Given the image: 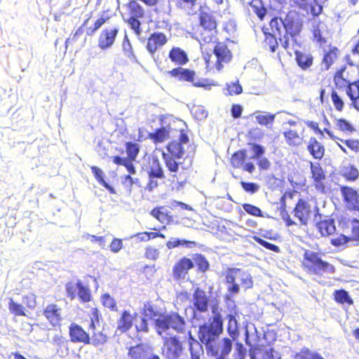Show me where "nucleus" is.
Instances as JSON below:
<instances>
[{
  "label": "nucleus",
  "instance_id": "nucleus-12",
  "mask_svg": "<svg viewBox=\"0 0 359 359\" xmlns=\"http://www.w3.org/2000/svg\"><path fill=\"white\" fill-rule=\"evenodd\" d=\"M88 317L90 318L88 328L93 331L92 337L90 336V344L95 347L103 346L108 339L107 334L102 331L95 332L96 326L99 325L101 318L99 309L97 307L92 308Z\"/></svg>",
  "mask_w": 359,
  "mask_h": 359
},
{
  "label": "nucleus",
  "instance_id": "nucleus-16",
  "mask_svg": "<svg viewBox=\"0 0 359 359\" xmlns=\"http://www.w3.org/2000/svg\"><path fill=\"white\" fill-rule=\"evenodd\" d=\"M213 53L217 57L215 67L218 72H220L224 68V64L230 62L233 57V55L227 45L222 41L215 43Z\"/></svg>",
  "mask_w": 359,
  "mask_h": 359
},
{
  "label": "nucleus",
  "instance_id": "nucleus-36",
  "mask_svg": "<svg viewBox=\"0 0 359 359\" xmlns=\"http://www.w3.org/2000/svg\"><path fill=\"white\" fill-rule=\"evenodd\" d=\"M217 29H215V32H213L209 29L202 27L198 36V40L201 43L203 44L215 43L217 42Z\"/></svg>",
  "mask_w": 359,
  "mask_h": 359
},
{
  "label": "nucleus",
  "instance_id": "nucleus-44",
  "mask_svg": "<svg viewBox=\"0 0 359 359\" xmlns=\"http://www.w3.org/2000/svg\"><path fill=\"white\" fill-rule=\"evenodd\" d=\"M148 175L150 179L153 178H159L163 179L165 177L163 169L161 166V164L158 159L154 158L153 160V163L150 166V168L148 171Z\"/></svg>",
  "mask_w": 359,
  "mask_h": 359
},
{
  "label": "nucleus",
  "instance_id": "nucleus-2",
  "mask_svg": "<svg viewBox=\"0 0 359 359\" xmlns=\"http://www.w3.org/2000/svg\"><path fill=\"white\" fill-rule=\"evenodd\" d=\"M189 141L187 133L181 130L179 139L169 142L165 146V151L162 153V158L169 172L172 183L184 184L188 180L189 166H184L182 162L177 161L185 154L184 144Z\"/></svg>",
  "mask_w": 359,
  "mask_h": 359
},
{
  "label": "nucleus",
  "instance_id": "nucleus-56",
  "mask_svg": "<svg viewBox=\"0 0 359 359\" xmlns=\"http://www.w3.org/2000/svg\"><path fill=\"white\" fill-rule=\"evenodd\" d=\"M342 176L346 181L353 182L358 178L359 172L356 168L353 165H350L344 170Z\"/></svg>",
  "mask_w": 359,
  "mask_h": 359
},
{
  "label": "nucleus",
  "instance_id": "nucleus-10",
  "mask_svg": "<svg viewBox=\"0 0 359 359\" xmlns=\"http://www.w3.org/2000/svg\"><path fill=\"white\" fill-rule=\"evenodd\" d=\"M65 292L67 297L70 300H74L77 297L81 304L88 303L93 299L90 288L89 286L85 285L80 280L76 283L67 282L65 284Z\"/></svg>",
  "mask_w": 359,
  "mask_h": 359
},
{
  "label": "nucleus",
  "instance_id": "nucleus-22",
  "mask_svg": "<svg viewBox=\"0 0 359 359\" xmlns=\"http://www.w3.org/2000/svg\"><path fill=\"white\" fill-rule=\"evenodd\" d=\"M137 316L135 312L131 313L129 310H123L117 320L116 332L121 334L129 331Z\"/></svg>",
  "mask_w": 359,
  "mask_h": 359
},
{
  "label": "nucleus",
  "instance_id": "nucleus-32",
  "mask_svg": "<svg viewBox=\"0 0 359 359\" xmlns=\"http://www.w3.org/2000/svg\"><path fill=\"white\" fill-rule=\"evenodd\" d=\"M316 226L320 235L324 237L334 234L336 231L334 221L331 218L320 220Z\"/></svg>",
  "mask_w": 359,
  "mask_h": 359
},
{
  "label": "nucleus",
  "instance_id": "nucleus-63",
  "mask_svg": "<svg viewBox=\"0 0 359 359\" xmlns=\"http://www.w3.org/2000/svg\"><path fill=\"white\" fill-rule=\"evenodd\" d=\"M191 111L194 117L197 120H203L208 116L207 111L200 105H194Z\"/></svg>",
  "mask_w": 359,
  "mask_h": 359
},
{
  "label": "nucleus",
  "instance_id": "nucleus-26",
  "mask_svg": "<svg viewBox=\"0 0 359 359\" xmlns=\"http://www.w3.org/2000/svg\"><path fill=\"white\" fill-rule=\"evenodd\" d=\"M199 22L202 27L209 29L213 32H215V29H217V23L210 8L206 5L199 8Z\"/></svg>",
  "mask_w": 359,
  "mask_h": 359
},
{
  "label": "nucleus",
  "instance_id": "nucleus-4",
  "mask_svg": "<svg viewBox=\"0 0 359 359\" xmlns=\"http://www.w3.org/2000/svg\"><path fill=\"white\" fill-rule=\"evenodd\" d=\"M284 27L285 34L294 38L298 36L302 30L303 22L295 11H289L284 20L276 17L271 20L269 26L273 32L281 36V26Z\"/></svg>",
  "mask_w": 359,
  "mask_h": 359
},
{
  "label": "nucleus",
  "instance_id": "nucleus-5",
  "mask_svg": "<svg viewBox=\"0 0 359 359\" xmlns=\"http://www.w3.org/2000/svg\"><path fill=\"white\" fill-rule=\"evenodd\" d=\"M237 278L240 279L241 287L244 290L253 287V278L248 271L238 268H228L224 273V280L228 285L227 292L231 297L235 296L240 292V286L236 282Z\"/></svg>",
  "mask_w": 359,
  "mask_h": 359
},
{
  "label": "nucleus",
  "instance_id": "nucleus-21",
  "mask_svg": "<svg viewBox=\"0 0 359 359\" xmlns=\"http://www.w3.org/2000/svg\"><path fill=\"white\" fill-rule=\"evenodd\" d=\"M192 302L195 311L205 313L208 311L210 297L206 294L205 290L196 287L193 293Z\"/></svg>",
  "mask_w": 359,
  "mask_h": 359
},
{
  "label": "nucleus",
  "instance_id": "nucleus-39",
  "mask_svg": "<svg viewBox=\"0 0 359 359\" xmlns=\"http://www.w3.org/2000/svg\"><path fill=\"white\" fill-rule=\"evenodd\" d=\"M91 171L100 184L104 187L105 189L108 190V191L111 194H116V191L111 185H109L104 179V172L103 171L97 166H91Z\"/></svg>",
  "mask_w": 359,
  "mask_h": 359
},
{
  "label": "nucleus",
  "instance_id": "nucleus-33",
  "mask_svg": "<svg viewBox=\"0 0 359 359\" xmlns=\"http://www.w3.org/2000/svg\"><path fill=\"white\" fill-rule=\"evenodd\" d=\"M170 130L166 127L156 128L153 133L148 134V137L155 144L164 142L170 138Z\"/></svg>",
  "mask_w": 359,
  "mask_h": 359
},
{
  "label": "nucleus",
  "instance_id": "nucleus-9",
  "mask_svg": "<svg viewBox=\"0 0 359 359\" xmlns=\"http://www.w3.org/2000/svg\"><path fill=\"white\" fill-rule=\"evenodd\" d=\"M125 8L128 11L129 15L128 19L126 21L134 33L137 36H140L142 33L141 22L139 19L145 16L144 8L139 4L137 0H129L126 4Z\"/></svg>",
  "mask_w": 359,
  "mask_h": 359
},
{
  "label": "nucleus",
  "instance_id": "nucleus-13",
  "mask_svg": "<svg viewBox=\"0 0 359 359\" xmlns=\"http://www.w3.org/2000/svg\"><path fill=\"white\" fill-rule=\"evenodd\" d=\"M316 210L318 211V208L316 206L312 208L309 200L299 198L293 208L292 213L301 224L307 225L309 220Z\"/></svg>",
  "mask_w": 359,
  "mask_h": 359
},
{
  "label": "nucleus",
  "instance_id": "nucleus-11",
  "mask_svg": "<svg viewBox=\"0 0 359 359\" xmlns=\"http://www.w3.org/2000/svg\"><path fill=\"white\" fill-rule=\"evenodd\" d=\"M126 158H121L116 156L112 158L113 163L117 165L124 166L130 174H135L136 169L133 164V161L137 158L140 153V145L133 142H127L125 144Z\"/></svg>",
  "mask_w": 359,
  "mask_h": 359
},
{
  "label": "nucleus",
  "instance_id": "nucleus-34",
  "mask_svg": "<svg viewBox=\"0 0 359 359\" xmlns=\"http://www.w3.org/2000/svg\"><path fill=\"white\" fill-rule=\"evenodd\" d=\"M327 32V26L322 22H318L313 29V36L314 40L320 45H325L327 43L326 34Z\"/></svg>",
  "mask_w": 359,
  "mask_h": 359
},
{
  "label": "nucleus",
  "instance_id": "nucleus-47",
  "mask_svg": "<svg viewBox=\"0 0 359 359\" xmlns=\"http://www.w3.org/2000/svg\"><path fill=\"white\" fill-rule=\"evenodd\" d=\"M193 262L194 265L196 264L198 269V271L200 272L205 273L206 272L209 268L210 264L205 257L200 253H196L193 255Z\"/></svg>",
  "mask_w": 359,
  "mask_h": 359
},
{
  "label": "nucleus",
  "instance_id": "nucleus-49",
  "mask_svg": "<svg viewBox=\"0 0 359 359\" xmlns=\"http://www.w3.org/2000/svg\"><path fill=\"white\" fill-rule=\"evenodd\" d=\"M250 6L252 11L255 13L259 20H262L266 13V9L265 8L262 0H251L250 2Z\"/></svg>",
  "mask_w": 359,
  "mask_h": 359
},
{
  "label": "nucleus",
  "instance_id": "nucleus-59",
  "mask_svg": "<svg viewBox=\"0 0 359 359\" xmlns=\"http://www.w3.org/2000/svg\"><path fill=\"white\" fill-rule=\"evenodd\" d=\"M226 90L228 95H238L242 93L243 88L238 81L226 84Z\"/></svg>",
  "mask_w": 359,
  "mask_h": 359
},
{
  "label": "nucleus",
  "instance_id": "nucleus-46",
  "mask_svg": "<svg viewBox=\"0 0 359 359\" xmlns=\"http://www.w3.org/2000/svg\"><path fill=\"white\" fill-rule=\"evenodd\" d=\"M8 309L11 314L14 316H27V311L25 307L10 298L8 301Z\"/></svg>",
  "mask_w": 359,
  "mask_h": 359
},
{
  "label": "nucleus",
  "instance_id": "nucleus-51",
  "mask_svg": "<svg viewBox=\"0 0 359 359\" xmlns=\"http://www.w3.org/2000/svg\"><path fill=\"white\" fill-rule=\"evenodd\" d=\"M305 123L307 127L313 130L316 134L323 136V133H325L327 135H329V137L331 139H336V137L334 135L333 132L329 128H325L323 130H320L318 122L313 121H307L305 122Z\"/></svg>",
  "mask_w": 359,
  "mask_h": 359
},
{
  "label": "nucleus",
  "instance_id": "nucleus-27",
  "mask_svg": "<svg viewBox=\"0 0 359 359\" xmlns=\"http://www.w3.org/2000/svg\"><path fill=\"white\" fill-rule=\"evenodd\" d=\"M149 214L161 224H170L174 222L173 215L164 205L154 208Z\"/></svg>",
  "mask_w": 359,
  "mask_h": 359
},
{
  "label": "nucleus",
  "instance_id": "nucleus-25",
  "mask_svg": "<svg viewBox=\"0 0 359 359\" xmlns=\"http://www.w3.org/2000/svg\"><path fill=\"white\" fill-rule=\"evenodd\" d=\"M110 17L108 15H102L98 18L94 22L92 27H87L86 30L84 29V27L86 26L90 18H87L83 21L82 25L76 30L74 38L81 35L84 32L88 36H93L95 33L105 23L109 20Z\"/></svg>",
  "mask_w": 359,
  "mask_h": 359
},
{
  "label": "nucleus",
  "instance_id": "nucleus-43",
  "mask_svg": "<svg viewBox=\"0 0 359 359\" xmlns=\"http://www.w3.org/2000/svg\"><path fill=\"white\" fill-rule=\"evenodd\" d=\"M165 245L169 250L176 248L180 245L191 248L195 247L196 245V243L193 241L171 238L166 242Z\"/></svg>",
  "mask_w": 359,
  "mask_h": 359
},
{
  "label": "nucleus",
  "instance_id": "nucleus-40",
  "mask_svg": "<svg viewBox=\"0 0 359 359\" xmlns=\"http://www.w3.org/2000/svg\"><path fill=\"white\" fill-rule=\"evenodd\" d=\"M154 230L156 231H143L137 233L135 235V237L139 242H148L151 239H155L157 238H165V234L161 233L157 229L154 228Z\"/></svg>",
  "mask_w": 359,
  "mask_h": 359
},
{
  "label": "nucleus",
  "instance_id": "nucleus-58",
  "mask_svg": "<svg viewBox=\"0 0 359 359\" xmlns=\"http://www.w3.org/2000/svg\"><path fill=\"white\" fill-rule=\"evenodd\" d=\"M257 122L262 126H268L272 124L275 119L274 114H270L268 113L259 114L256 116Z\"/></svg>",
  "mask_w": 359,
  "mask_h": 359
},
{
  "label": "nucleus",
  "instance_id": "nucleus-14",
  "mask_svg": "<svg viewBox=\"0 0 359 359\" xmlns=\"http://www.w3.org/2000/svg\"><path fill=\"white\" fill-rule=\"evenodd\" d=\"M168 74L178 81L191 83L195 87H205L207 86L202 81H194L196 72L193 69L177 67L169 71Z\"/></svg>",
  "mask_w": 359,
  "mask_h": 359
},
{
  "label": "nucleus",
  "instance_id": "nucleus-19",
  "mask_svg": "<svg viewBox=\"0 0 359 359\" xmlns=\"http://www.w3.org/2000/svg\"><path fill=\"white\" fill-rule=\"evenodd\" d=\"M69 335L70 341L73 343L90 344V334L80 325L72 323L69 326Z\"/></svg>",
  "mask_w": 359,
  "mask_h": 359
},
{
  "label": "nucleus",
  "instance_id": "nucleus-38",
  "mask_svg": "<svg viewBox=\"0 0 359 359\" xmlns=\"http://www.w3.org/2000/svg\"><path fill=\"white\" fill-rule=\"evenodd\" d=\"M228 320V324L226 330L228 334L232 339L237 340L239 337V330L238 327V321L236 318L235 315L229 314L226 316Z\"/></svg>",
  "mask_w": 359,
  "mask_h": 359
},
{
  "label": "nucleus",
  "instance_id": "nucleus-55",
  "mask_svg": "<svg viewBox=\"0 0 359 359\" xmlns=\"http://www.w3.org/2000/svg\"><path fill=\"white\" fill-rule=\"evenodd\" d=\"M145 350L142 344H137L129 348L128 355L131 359H143Z\"/></svg>",
  "mask_w": 359,
  "mask_h": 359
},
{
  "label": "nucleus",
  "instance_id": "nucleus-8",
  "mask_svg": "<svg viewBox=\"0 0 359 359\" xmlns=\"http://www.w3.org/2000/svg\"><path fill=\"white\" fill-rule=\"evenodd\" d=\"M163 342L162 347V355L166 359H179L184 351V343L186 337L179 335L168 334L165 337L162 335Z\"/></svg>",
  "mask_w": 359,
  "mask_h": 359
},
{
  "label": "nucleus",
  "instance_id": "nucleus-53",
  "mask_svg": "<svg viewBox=\"0 0 359 359\" xmlns=\"http://www.w3.org/2000/svg\"><path fill=\"white\" fill-rule=\"evenodd\" d=\"M331 101L334 109L337 111H343L344 108V102L342 97L337 93L336 89H332L330 93Z\"/></svg>",
  "mask_w": 359,
  "mask_h": 359
},
{
  "label": "nucleus",
  "instance_id": "nucleus-37",
  "mask_svg": "<svg viewBox=\"0 0 359 359\" xmlns=\"http://www.w3.org/2000/svg\"><path fill=\"white\" fill-rule=\"evenodd\" d=\"M339 50L335 47H330L323 56L322 64L325 66V69L328 70L330 67L335 62L339 55Z\"/></svg>",
  "mask_w": 359,
  "mask_h": 359
},
{
  "label": "nucleus",
  "instance_id": "nucleus-64",
  "mask_svg": "<svg viewBox=\"0 0 359 359\" xmlns=\"http://www.w3.org/2000/svg\"><path fill=\"white\" fill-rule=\"evenodd\" d=\"M352 227L351 241H356L359 244V219L354 218L351 220Z\"/></svg>",
  "mask_w": 359,
  "mask_h": 359
},
{
  "label": "nucleus",
  "instance_id": "nucleus-17",
  "mask_svg": "<svg viewBox=\"0 0 359 359\" xmlns=\"http://www.w3.org/2000/svg\"><path fill=\"white\" fill-rule=\"evenodd\" d=\"M62 308L56 304H49L42 313L53 327H60L62 320Z\"/></svg>",
  "mask_w": 359,
  "mask_h": 359
},
{
  "label": "nucleus",
  "instance_id": "nucleus-60",
  "mask_svg": "<svg viewBox=\"0 0 359 359\" xmlns=\"http://www.w3.org/2000/svg\"><path fill=\"white\" fill-rule=\"evenodd\" d=\"M142 313L150 318H154L156 316L158 317L159 316L158 311L156 310L154 306L151 302H147L144 304Z\"/></svg>",
  "mask_w": 359,
  "mask_h": 359
},
{
  "label": "nucleus",
  "instance_id": "nucleus-6",
  "mask_svg": "<svg viewBox=\"0 0 359 359\" xmlns=\"http://www.w3.org/2000/svg\"><path fill=\"white\" fill-rule=\"evenodd\" d=\"M185 325V320L177 312H171L168 314L161 313L154 320L156 331L160 336L167 333L169 329H172L177 333H182L184 331Z\"/></svg>",
  "mask_w": 359,
  "mask_h": 359
},
{
  "label": "nucleus",
  "instance_id": "nucleus-29",
  "mask_svg": "<svg viewBox=\"0 0 359 359\" xmlns=\"http://www.w3.org/2000/svg\"><path fill=\"white\" fill-rule=\"evenodd\" d=\"M251 149L253 151L252 158L258 159L257 165L260 170H268L270 168L271 163L266 157H262L264 152V148L258 144L250 143Z\"/></svg>",
  "mask_w": 359,
  "mask_h": 359
},
{
  "label": "nucleus",
  "instance_id": "nucleus-41",
  "mask_svg": "<svg viewBox=\"0 0 359 359\" xmlns=\"http://www.w3.org/2000/svg\"><path fill=\"white\" fill-rule=\"evenodd\" d=\"M189 335L191 359H199L201 355L203 353V348L199 342L191 336V332H189Z\"/></svg>",
  "mask_w": 359,
  "mask_h": 359
},
{
  "label": "nucleus",
  "instance_id": "nucleus-1",
  "mask_svg": "<svg viewBox=\"0 0 359 359\" xmlns=\"http://www.w3.org/2000/svg\"><path fill=\"white\" fill-rule=\"evenodd\" d=\"M211 311L212 316L209 318V323L198 328V339L205 346L208 353L213 356H227L231 351L234 340L231 337L219 339L224 330V321L218 304L212 305Z\"/></svg>",
  "mask_w": 359,
  "mask_h": 359
},
{
  "label": "nucleus",
  "instance_id": "nucleus-61",
  "mask_svg": "<svg viewBox=\"0 0 359 359\" xmlns=\"http://www.w3.org/2000/svg\"><path fill=\"white\" fill-rule=\"evenodd\" d=\"M252 238L255 242H257L266 249L273 251L274 252H279L280 248L276 245L269 243L257 236H253Z\"/></svg>",
  "mask_w": 359,
  "mask_h": 359
},
{
  "label": "nucleus",
  "instance_id": "nucleus-30",
  "mask_svg": "<svg viewBox=\"0 0 359 359\" xmlns=\"http://www.w3.org/2000/svg\"><path fill=\"white\" fill-rule=\"evenodd\" d=\"M283 135L286 144L291 148H298L304 142V137L296 130L287 129Z\"/></svg>",
  "mask_w": 359,
  "mask_h": 359
},
{
  "label": "nucleus",
  "instance_id": "nucleus-42",
  "mask_svg": "<svg viewBox=\"0 0 359 359\" xmlns=\"http://www.w3.org/2000/svg\"><path fill=\"white\" fill-rule=\"evenodd\" d=\"M217 5L223 4V0H213ZM197 5V0H180L177 6L181 9L187 11L188 14L195 13V8Z\"/></svg>",
  "mask_w": 359,
  "mask_h": 359
},
{
  "label": "nucleus",
  "instance_id": "nucleus-48",
  "mask_svg": "<svg viewBox=\"0 0 359 359\" xmlns=\"http://www.w3.org/2000/svg\"><path fill=\"white\" fill-rule=\"evenodd\" d=\"M294 359H325L320 353L311 352L307 347H303L294 355Z\"/></svg>",
  "mask_w": 359,
  "mask_h": 359
},
{
  "label": "nucleus",
  "instance_id": "nucleus-50",
  "mask_svg": "<svg viewBox=\"0 0 359 359\" xmlns=\"http://www.w3.org/2000/svg\"><path fill=\"white\" fill-rule=\"evenodd\" d=\"M334 299L339 304L352 305L353 299L350 297L348 293L344 290H335L333 293Z\"/></svg>",
  "mask_w": 359,
  "mask_h": 359
},
{
  "label": "nucleus",
  "instance_id": "nucleus-20",
  "mask_svg": "<svg viewBox=\"0 0 359 359\" xmlns=\"http://www.w3.org/2000/svg\"><path fill=\"white\" fill-rule=\"evenodd\" d=\"M118 32V26L103 29L98 38V46L102 50L110 48L114 44Z\"/></svg>",
  "mask_w": 359,
  "mask_h": 359
},
{
  "label": "nucleus",
  "instance_id": "nucleus-23",
  "mask_svg": "<svg viewBox=\"0 0 359 359\" xmlns=\"http://www.w3.org/2000/svg\"><path fill=\"white\" fill-rule=\"evenodd\" d=\"M311 178L313 182V186L321 192L325 190L326 173L318 163H310Z\"/></svg>",
  "mask_w": 359,
  "mask_h": 359
},
{
  "label": "nucleus",
  "instance_id": "nucleus-45",
  "mask_svg": "<svg viewBox=\"0 0 359 359\" xmlns=\"http://www.w3.org/2000/svg\"><path fill=\"white\" fill-rule=\"evenodd\" d=\"M334 123L336 128L343 133L351 134L355 131L352 123L344 118H337Z\"/></svg>",
  "mask_w": 359,
  "mask_h": 359
},
{
  "label": "nucleus",
  "instance_id": "nucleus-57",
  "mask_svg": "<svg viewBox=\"0 0 359 359\" xmlns=\"http://www.w3.org/2000/svg\"><path fill=\"white\" fill-rule=\"evenodd\" d=\"M101 302L102 305L113 311H118V306L115 299L110 296L109 294H104L101 297Z\"/></svg>",
  "mask_w": 359,
  "mask_h": 359
},
{
  "label": "nucleus",
  "instance_id": "nucleus-18",
  "mask_svg": "<svg viewBox=\"0 0 359 359\" xmlns=\"http://www.w3.org/2000/svg\"><path fill=\"white\" fill-rule=\"evenodd\" d=\"M194 267L193 260L189 257L180 258L172 267V276L175 280L184 279L189 271Z\"/></svg>",
  "mask_w": 359,
  "mask_h": 359
},
{
  "label": "nucleus",
  "instance_id": "nucleus-62",
  "mask_svg": "<svg viewBox=\"0 0 359 359\" xmlns=\"http://www.w3.org/2000/svg\"><path fill=\"white\" fill-rule=\"evenodd\" d=\"M243 210L249 215L255 216V217H264L263 213L261 210V209L252 204L250 203H244L243 204Z\"/></svg>",
  "mask_w": 359,
  "mask_h": 359
},
{
  "label": "nucleus",
  "instance_id": "nucleus-54",
  "mask_svg": "<svg viewBox=\"0 0 359 359\" xmlns=\"http://www.w3.org/2000/svg\"><path fill=\"white\" fill-rule=\"evenodd\" d=\"M352 88L353 89H351L346 93L350 98L353 107L359 111V83L357 86L355 87L354 86Z\"/></svg>",
  "mask_w": 359,
  "mask_h": 359
},
{
  "label": "nucleus",
  "instance_id": "nucleus-28",
  "mask_svg": "<svg viewBox=\"0 0 359 359\" xmlns=\"http://www.w3.org/2000/svg\"><path fill=\"white\" fill-rule=\"evenodd\" d=\"M306 149L312 158L316 160H321L325 156V146L315 137L309 138Z\"/></svg>",
  "mask_w": 359,
  "mask_h": 359
},
{
  "label": "nucleus",
  "instance_id": "nucleus-3",
  "mask_svg": "<svg viewBox=\"0 0 359 359\" xmlns=\"http://www.w3.org/2000/svg\"><path fill=\"white\" fill-rule=\"evenodd\" d=\"M301 266L310 276H322L324 274H332L335 272L334 265L324 260L320 252L309 250L304 251Z\"/></svg>",
  "mask_w": 359,
  "mask_h": 359
},
{
  "label": "nucleus",
  "instance_id": "nucleus-31",
  "mask_svg": "<svg viewBox=\"0 0 359 359\" xmlns=\"http://www.w3.org/2000/svg\"><path fill=\"white\" fill-rule=\"evenodd\" d=\"M168 57L174 64L179 66L186 65L189 60L186 51L180 47H172L169 51Z\"/></svg>",
  "mask_w": 359,
  "mask_h": 359
},
{
  "label": "nucleus",
  "instance_id": "nucleus-35",
  "mask_svg": "<svg viewBox=\"0 0 359 359\" xmlns=\"http://www.w3.org/2000/svg\"><path fill=\"white\" fill-rule=\"evenodd\" d=\"M295 60L298 66L303 70L309 69L313 62V57L311 54L300 51L295 52Z\"/></svg>",
  "mask_w": 359,
  "mask_h": 359
},
{
  "label": "nucleus",
  "instance_id": "nucleus-15",
  "mask_svg": "<svg viewBox=\"0 0 359 359\" xmlns=\"http://www.w3.org/2000/svg\"><path fill=\"white\" fill-rule=\"evenodd\" d=\"M247 158V151L239 149L231 155L229 162L234 169H242L243 171L252 174L255 170V166L252 162H246Z\"/></svg>",
  "mask_w": 359,
  "mask_h": 359
},
{
  "label": "nucleus",
  "instance_id": "nucleus-24",
  "mask_svg": "<svg viewBox=\"0 0 359 359\" xmlns=\"http://www.w3.org/2000/svg\"><path fill=\"white\" fill-rule=\"evenodd\" d=\"M168 39L163 32H154L147 39L146 48L149 53L154 56L156 51L163 47Z\"/></svg>",
  "mask_w": 359,
  "mask_h": 359
},
{
  "label": "nucleus",
  "instance_id": "nucleus-52",
  "mask_svg": "<svg viewBox=\"0 0 359 359\" xmlns=\"http://www.w3.org/2000/svg\"><path fill=\"white\" fill-rule=\"evenodd\" d=\"M273 33L274 34H271L269 32L264 33V46L265 47H268L271 53H274L278 47V43L276 37L275 36V34L277 33Z\"/></svg>",
  "mask_w": 359,
  "mask_h": 359
},
{
  "label": "nucleus",
  "instance_id": "nucleus-7",
  "mask_svg": "<svg viewBox=\"0 0 359 359\" xmlns=\"http://www.w3.org/2000/svg\"><path fill=\"white\" fill-rule=\"evenodd\" d=\"M334 87L338 90H344L346 93L357 86L359 83L358 72L353 65H344L338 68L333 74Z\"/></svg>",
  "mask_w": 359,
  "mask_h": 359
}]
</instances>
